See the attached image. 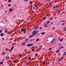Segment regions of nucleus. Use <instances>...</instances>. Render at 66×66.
Segmentation results:
<instances>
[{
	"label": "nucleus",
	"mask_w": 66,
	"mask_h": 66,
	"mask_svg": "<svg viewBox=\"0 0 66 66\" xmlns=\"http://www.w3.org/2000/svg\"><path fill=\"white\" fill-rule=\"evenodd\" d=\"M56 11H59V10H56Z\"/></svg>",
	"instance_id": "63"
},
{
	"label": "nucleus",
	"mask_w": 66,
	"mask_h": 66,
	"mask_svg": "<svg viewBox=\"0 0 66 66\" xmlns=\"http://www.w3.org/2000/svg\"><path fill=\"white\" fill-rule=\"evenodd\" d=\"M30 42H32V41H33L31 39L30 40Z\"/></svg>",
	"instance_id": "59"
},
{
	"label": "nucleus",
	"mask_w": 66,
	"mask_h": 66,
	"mask_svg": "<svg viewBox=\"0 0 66 66\" xmlns=\"http://www.w3.org/2000/svg\"><path fill=\"white\" fill-rule=\"evenodd\" d=\"M48 50H51V48H49Z\"/></svg>",
	"instance_id": "34"
},
{
	"label": "nucleus",
	"mask_w": 66,
	"mask_h": 66,
	"mask_svg": "<svg viewBox=\"0 0 66 66\" xmlns=\"http://www.w3.org/2000/svg\"><path fill=\"white\" fill-rule=\"evenodd\" d=\"M21 32H24L23 33H26V29H22L21 30Z\"/></svg>",
	"instance_id": "2"
},
{
	"label": "nucleus",
	"mask_w": 66,
	"mask_h": 66,
	"mask_svg": "<svg viewBox=\"0 0 66 66\" xmlns=\"http://www.w3.org/2000/svg\"><path fill=\"white\" fill-rule=\"evenodd\" d=\"M29 64V63H26V65H28Z\"/></svg>",
	"instance_id": "45"
},
{
	"label": "nucleus",
	"mask_w": 66,
	"mask_h": 66,
	"mask_svg": "<svg viewBox=\"0 0 66 66\" xmlns=\"http://www.w3.org/2000/svg\"><path fill=\"white\" fill-rule=\"evenodd\" d=\"M65 25V23H63L62 24V26H64Z\"/></svg>",
	"instance_id": "18"
},
{
	"label": "nucleus",
	"mask_w": 66,
	"mask_h": 66,
	"mask_svg": "<svg viewBox=\"0 0 66 66\" xmlns=\"http://www.w3.org/2000/svg\"><path fill=\"white\" fill-rule=\"evenodd\" d=\"M53 23V22H52V23H51V24H52Z\"/></svg>",
	"instance_id": "51"
},
{
	"label": "nucleus",
	"mask_w": 66,
	"mask_h": 66,
	"mask_svg": "<svg viewBox=\"0 0 66 66\" xmlns=\"http://www.w3.org/2000/svg\"><path fill=\"white\" fill-rule=\"evenodd\" d=\"M45 27H46V28L48 27V26H47V24H45Z\"/></svg>",
	"instance_id": "8"
},
{
	"label": "nucleus",
	"mask_w": 66,
	"mask_h": 66,
	"mask_svg": "<svg viewBox=\"0 0 66 66\" xmlns=\"http://www.w3.org/2000/svg\"><path fill=\"white\" fill-rule=\"evenodd\" d=\"M50 21L48 20V21L47 22V24H49V23H50Z\"/></svg>",
	"instance_id": "7"
},
{
	"label": "nucleus",
	"mask_w": 66,
	"mask_h": 66,
	"mask_svg": "<svg viewBox=\"0 0 66 66\" xmlns=\"http://www.w3.org/2000/svg\"><path fill=\"white\" fill-rule=\"evenodd\" d=\"M51 2H52V4L54 3V2H53V1H52Z\"/></svg>",
	"instance_id": "30"
},
{
	"label": "nucleus",
	"mask_w": 66,
	"mask_h": 66,
	"mask_svg": "<svg viewBox=\"0 0 66 66\" xmlns=\"http://www.w3.org/2000/svg\"><path fill=\"white\" fill-rule=\"evenodd\" d=\"M7 34L10 35L11 34V32H10V31H8L7 33Z\"/></svg>",
	"instance_id": "6"
},
{
	"label": "nucleus",
	"mask_w": 66,
	"mask_h": 66,
	"mask_svg": "<svg viewBox=\"0 0 66 66\" xmlns=\"http://www.w3.org/2000/svg\"><path fill=\"white\" fill-rule=\"evenodd\" d=\"M42 27H40V29H42Z\"/></svg>",
	"instance_id": "40"
},
{
	"label": "nucleus",
	"mask_w": 66,
	"mask_h": 66,
	"mask_svg": "<svg viewBox=\"0 0 66 66\" xmlns=\"http://www.w3.org/2000/svg\"><path fill=\"white\" fill-rule=\"evenodd\" d=\"M13 48H14V46H13L11 49V51H12V50L13 49Z\"/></svg>",
	"instance_id": "11"
},
{
	"label": "nucleus",
	"mask_w": 66,
	"mask_h": 66,
	"mask_svg": "<svg viewBox=\"0 0 66 66\" xmlns=\"http://www.w3.org/2000/svg\"><path fill=\"white\" fill-rule=\"evenodd\" d=\"M63 38H62L60 40V41L61 42H62V41H63Z\"/></svg>",
	"instance_id": "24"
},
{
	"label": "nucleus",
	"mask_w": 66,
	"mask_h": 66,
	"mask_svg": "<svg viewBox=\"0 0 66 66\" xmlns=\"http://www.w3.org/2000/svg\"><path fill=\"white\" fill-rule=\"evenodd\" d=\"M34 36V35H32L31 36H30L29 37V38H31V37H33Z\"/></svg>",
	"instance_id": "10"
},
{
	"label": "nucleus",
	"mask_w": 66,
	"mask_h": 66,
	"mask_svg": "<svg viewBox=\"0 0 66 66\" xmlns=\"http://www.w3.org/2000/svg\"><path fill=\"white\" fill-rule=\"evenodd\" d=\"M9 11H10V12H12V9H9Z\"/></svg>",
	"instance_id": "16"
},
{
	"label": "nucleus",
	"mask_w": 66,
	"mask_h": 66,
	"mask_svg": "<svg viewBox=\"0 0 66 66\" xmlns=\"http://www.w3.org/2000/svg\"><path fill=\"white\" fill-rule=\"evenodd\" d=\"M4 40V38H3L2 39V40Z\"/></svg>",
	"instance_id": "56"
},
{
	"label": "nucleus",
	"mask_w": 66,
	"mask_h": 66,
	"mask_svg": "<svg viewBox=\"0 0 66 66\" xmlns=\"http://www.w3.org/2000/svg\"><path fill=\"white\" fill-rule=\"evenodd\" d=\"M25 41H26V42L28 41V39H26L25 40Z\"/></svg>",
	"instance_id": "36"
},
{
	"label": "nucleus",
	"mask_w": 66,
	"mask_h": 66,
	"mask_svg": "<svg viewBox=\"0 0 66 66\" xmlns=\"http://www.w3.org/2000/svg\"><path fill=\"white\" fill-rule=\"evenodd\" d=\"M55 7H56V6H54L53 8V9H55Z\"/></svg>",
	"instance_id": "37"
},
{
	"label": "nucleus",
	"mask_w": 66,
	"mask_h": 66,
	"mask_svg": "<svg viewBox=\"0 0 66 66\" xmlns=\"http://www.w3.org/2000/svg\"><path fill=\"white\" fill-rule=\"evenodd\" d=\"M60 6V5H58L56 6V7H59V6Z\"/></svg>",
	"instance_id": "20"
},
{
	"label": "nucleus",
	"mask_w": 66,
	"mask_h": 66,
	"mask_svg": "<svg viewBox=\"0 0 66 66\" xmlns=\"http://www.w3.org/2000/svg\"><path fill=\"white\" fill-rule=\"evenodd\" d=\"M24 1H28V0H24Z\"/></svg>",
	"instance_id": "41"
},
{
	"label": "nucleus",
	"mask_w": 66,
	"mask_h": 66,
	"mask_svg": "<svg viewBox=\"0 0 66 66\" xmlns=\"http://www.w3.org/2000/svg\"><path fill=\"white\" fill-rule=\"evenodd\" d=\"M7 32V30H6L5 32V33H6Z\"/></svg>",
	"instance_id": "38"
},
{
	"label": "nucleus",
	"mask_w": 66,
	"mask_h": 66,
	"mask_svg": "<svg viewBox=\"0 0 66 66\" xmlns=\"http://www.w3.org/2000/svg\"><path fill=\"white\" fill-rule=\"evenodd\" d=\"M45 32H42L41 33V34L42 35H44V34H45Z\"/></svg>",
	"instance_id": "13"
},
{
	"label": "nucleus",
	"mask_w": 66,
	"mask_h": 66,
	"mask_svg": "<svg viewBox=\"0 0 66 66\" xmlns=\"http://www.w3.org/2000/svg\"><path fill=\"white\" fill-rule=\"evenodd\" d=\"M32 9H35V7H34L32 8Z\"/></svg>",
	"instance_id": "61"
},
{
	"label": "nucleus",
	"mask_w": 66,
	"mask_h": 66,
	"mask_svg": "<svg viewBox=\"0 0 66 66\" xmlns=\"http://www.w3.org/2000/svg\"><path fill=\"white\" fill-rule=\"evenodd\" d=\"M49 4H50V5H51V4H52L51 3H49Z\"/></svg>",
	"instance_id": "52"
},
{
	"label": "nucleus",
	"mask_w": 66,
	"mask_h": 66,
	"mask_svg": "<svg viewBox=\"0 0 66 66\" xmlns=\"http://www.w3.org/2000/svg\"><path fill=\"white\" fill-rule=\"evenodd\" d=\"M45 64V62H44L43 63V64Z\"/></svg>",
	"instance_id": "53"
},
{
	"label": "nucleus",
	"mask_w": 66,
	"mask_h": 66,
	"mask_svg": "<svg viewBox=\"0 0 66 66\" xmlns=\"http://www.w3.org/2000/svg\"><path fill=\"white\" fill-rule=\"evenodd\" d=\"M64 55H66V52L64 54Z\"/></svg>",
	"instance_id": "35"
},
{
	"label": "nucleus",
	"mask_w": 66,
	"mask_h": 66,
	"mask_svg": "<svg viewBox=\"0 0 66 66\" xmlns=\"http://www.w3.org/2000/svg\"><path fill=\"white\" fill-rule=\"evenodd\" d=\"M55 40V39H53V40L51 41V42H54Z\"/></svg>",
	"instance_id": "14"
},
{
	"label": "nucleus",
	"mask_w": 66,
	"mask_h": 66,
	"mask_svg": "<svg viewBox=\"0 0 66 66\" xmlns=\"http://www.w3.org/2000/svg\"><path fill=\"white\" fill-rule=\"evenodd\" d=\"M28 47H30L33 46V44H27V45Z\"/></svg>",
	"instance_id": "3"
},
{
	"label": "nucleus",
	"mask_w": 66,
	"mask_h": 66,
	"mask_svg": "<svg viewBox=\"0 0 66 66\" xmlns=\"http://www.w3.org/2000/svg\"><path fill=\"white\" fill-rule=\"evenodd\" d=\"M32 51H34V50H35L33 48H32Z\"/></svg>",
	"instance_id": "33"
},
{
	"label": "nucleus",
	"mask_w": 66,
	"mask_h": 66,
	"mask_svg": "<svg viewBox=\"0 0 66 66\" xmlns=\"http://www.w3.org/2000/svg\"><path fill=\"white\" fill-rule=\"evenodd\" d=\"M46 18L45 17L43 18V19H44V20H45L46 19Z\"/></svg>",
	"instance_id": "54"
},
{
	"label": "nucleus",
	"mask_w": 66,
	"mask_h": 66,
	"mask_svg": "<svg viewBox=\"0 0 66 66\" xmlns=\"http://www.w3.org/2000/svg\"><path fill=\"white\" fill-rule=\"evenodd\" d=\"M14 42H16V39H15L14 40Z\"/></svg>",
	"instance_id": "48"
},
{
	"label": "nucleus",
	"mask_w": 66,
	"mask_h": 66,
	"mask_svg": "<svg viewBox=\"0 0 66 66\" xmlns=\"http://www.w3.org/2000/svg\"><path fill=\"white\" fill-rule=\"evenodd\" d=\"M58 40H60V38H58Z\"/></svg>",
	"instance_id": "62"
},
{
	"label": "nucleus",
	"mask_w": 66,
	"mask_h": 66,
	"mask_svg": "<svg viewBox=\"0 0 66 66\" xmlns=\"http://www.w3.org/2000/svg\"><path fill=\"white\" fill-rule=\"evenodd\" d=\"M5 30H7V28H5Z\"/></svg>",
	"instance_id": "64"
},
{
	"label": "nucleus",
	"mask_w": 66,
	"mask_h": 66,
	"mask_svg": "<svg viewBox=\"0 0 66 66\" xmlns=\"http://www.w3.org/2000/svg\"><path fill=\"white\" fill-rule=\"evenodd\" d=\"M11 64H12V63H11L10 64H9V65L10 66H11Z\"/></svg>",
	"instance_id": "50"
},
{
	"label": "nucleus",
	"mask_w": 66,
	"mask_h": 66,
	"mask_svg": "<svg viewBox=\"0 0 66 66\" xmlns=\"http://www.w3.org/2000/svg\"><path fill=\"white\" fill-rule=\"evenodd\" d=\"M5 59H6V60H9V56H7L6 57Z\"/></svg>",
	"instance_id": "5"
},
{
	"label": "nucleus",
	"mask_w": 66,
	"mask_h": 66,
	"mask_svg": "<svg viewBox=\"0 0 66 66\" xmlns=\"http://www.w3.org/2000/svg\"><path fill=\"white\" fill-rule=\"evenodd\" d=\"M3 34L2 33L1 34V36H3Z\"/></svg>",
	"instance_id": "21"
},
{
	"label": "nucleus",
	"mask_w": 66,
	"mask_h": 66,
	"mask_svg": "<svg viewBox=\"0 0 66 66\" xmlns=\"http://www.w3.org/2000/svg\"><path fill=\"white\" fill-rule=\"evenodd\" d=\"M2 30H0V33H2Z\"/></svg>",
	"instance_id": "32"
},
{
	"label": "nucleus",
	"mask_w": 66,
	"mask_h": 66,
	"mask_svg": "<svg viewBox=\"0 0 66 66\" xmlns=\"http://www.w3.org/2000/svg\"><path fill=\"white\" fill-rule=\"evenodd\" d=\"M29 3L30 4H32V3H33V2H32V1H31Z\"/></svg>",
	"instance_id": "15"
},
{
	"label": "nucleus",
	"mask_w": 66,
	"mask_h": 66,
	"mask_svg": "<svg viewBox=\"0 0 66 66\" xmlns=\"http://www.w3.org/2000/svg\"><path fill=\"white\" fill-rule=\"evenodd\" d=\"M3 62H1L0 64H1V65H2V64H3Z\"/></svg>",
	"instance_id": "29"
},
{
	"label": "nucleus",
	"mask_w": 66,
	"mask_h": 66,
	"mask_svg": "<svg viewBox=\"0 0 66 66\" xmlns=\"http://www.w3.org/2000/svg\"><path fill=\"white\" fill-rule=\"evenodd\" d=\"M53 37V35H51L49 37Z\"/></svg>",
	"instance_id": "17"
},
{
	"label": "nucleus",
	"mask_w": 66,
	"mask_h": 66,
	"mask_svg": "<svg viewBox=\"0 0 66 66\" xmlns=\"http://www.w3.org/2000/svg\"><path fill=\"white\" fill-rule=\"evenodd\" d=\"M5 54V52H3L2 53V54H3V55H4V54Z\"/></svg>",
	"instance_id": "22"
},
{
	"label": "nucleus",
	"mask_w": 66,
	"mask_h": 66,
	"mask_svg": "<svg viewBox=\"0 0 66 66\" xmlns=\"http://www.w3.org/2000/svg\"><path fill=\"white\" fill-rule=\"evenodd\" d=\"M22 44L23 46H24L25 45V43H22Z\"/></svg>",
	"instance_id": "12"
},
{
	"label": "nucleus",
	"mask_w": 66,
	"mask_h": 66,
	"mask_svg": "<svg viewBox=\"0 0 66 66\" xmlns=\"http://www.w3.org/2000/svg\"><path fill=\"white\" fill-rule=\"evenodd\" d=\"M3 5H1V7H3Z\"/></svg>",
	"instance_id": "47"
},
{
	"label": "nucleus",
	"mask_w": 66,
	"mask_h": 66,
	"mask_svg": "<svg viewBox=\"0 0 66 66\" xmlns=\"http://www.w3.org/2000/svg\"><path fill=\"white\" fill-rule=\"evenodd\" d=\"M55 28L54 27H53V28H52V29H54V28Z\"/></svg>",
	"instance_id": "43"
},
{
	"label": "nucleus",
	"mask_w": 66,
	"mask_h": 66,
	"mask_svg": "<svg viewBox=\"0 0 66 66\" xmlns=\"http://www.w3.org/2000/svg\"><path fill=\"white\" fill-rule=\"evenodd\" d=\"M50 43L52 44V43H53V42H51Z\"/></svg>",
	"instance_id": "42"
},
{
	"label": "nucleus",
	"mask_w": 66,
	"mask_h": 66,
	"mask_svg": "<svg viewBox=\"0 0 66 66\" xmlns=\"http://www.w3.org/2000/svg\"><path fill=\"white\" fill-rule=\"evenodd\" d=\"M38 31H36V30H35L32 33V35H36V34H37V33H38Z\"/></svg>",
	"instance_id": "1"
},
{
	"label": "nucleus",
	"mask_w": 66,
	"mask_h": 66,
	"mask_svg": "<svg viewBox=\"0 0 66 66\" xmlns=\"http://www.w3.org/2000/svg\"><path fill=\"white\" fill-rule=\"evenodd\" d=\"M8 2H9V3H10V2H11V0H9L8 1Z\"/></svg>",
	"instance_id": "27"
},
{
	"label": "nucleus",
	"mask_w": 66,
	"mask_h": 66,
	"mask_svg": "<svg viewBox=\"0 0 66 66\" xmlns=\"http://www.w3.org/2000/svg\"><path fill=\"white\" fill-rule=\"evenodd\" d=\"M31 59V57H29L28 58V60H30Z\"/></svg>",
	"instance_id": "31"
},
{
	"label": "nucleus",
	"mask_w": 66,
	"mask_h": 66,
	"mask_svg": "<svg viewBox=\"0 0 66 66\" xmlns=\"http://www.w3.org/2000/svg\"><path fill=\"white\" fill-rule=\"evenodd\" d=\"M64 20H63L61 21V22H64Z\"/></svg>",
	"instance_id": "57"
},
{
	"label": "nucleus",
	"mask_w": 66,
	"mask_h": 66,
	"mask_svg": "<svg viewBox=\"0 0 66 66\" xmlns=\"http://www.w3.org/2000/svg\"><path fill=\"white\" fill-rule=\"evenodd\" d=\"M13 59V57H11V59Z\"/></svg>",
	"instance_id": "60"
},
{
	"label": "nucleus",
	"mask_w": 66,
	"mask_h": 66,
	"mask_svg": "<svg viewBox=\"0 0 66 66\" xmlns=\"http://www.w3.org/2000/svg\"><path fill=\"white\" fill-rule=\"evenodd\" d=\"M8 50H9V48H6L5 49V51H8Z\"/></svg>",
	"instance_id": "9"
},
{
	"label": "nucleus",
	"mask_w": 66,
	"mask_h": 66,
	"mask_svg": "<svg viewBox=\"0 0 66 66\" xmlns=\"http://www.w3.org/2000/svg\"><path fill=\"white\" fill-rule=\"evenodd\" d=\"M39 38H38L36 39V41L38 42V41H39Z\"/></svg>",
	"instance_id": "28"
},
{
	"label": "nucleus",
	"mask_w": 66,
	"mask_h": 66,
	"mask_svg": "<svg viewBox=\"0 0 66 66\" xmlns=\"http://www.w3.org/2000/svg\"><path fill=\"white\" fill-rule=\"evenodd\" d=\"M36 56H38V54H36V55H35Z\"/></svg>",
	"instance_id": "46"
},
{
	"label": "nucleus",
	"mask_w": 66,
	"mask_h": 66,
	"mask_svg": "<svg viewBox=\"0 0 66 66\" xmlns=\"http://www.w3.org/2000/svg\"><path fill=\"white\" fill-rule=\"evenodd\" d=\"M56 53H59V50H57L56 51Z\"/></svg>",
	"instance_id": "23"
},
{
	"label": "nucleus",
	"mask_w": 66,
	"mask_h": 66,
	"mask_svg": "<svg viewBox=\"0 0 66 66\" xmlns=\"http://www.w3.org/2000/svg\"><path fill=\"white\" fill-rule=\"evenodd\" d=\"M64 57H62V58H61L60 59V60H59V62H60L61 61H62V60H63V59H64Z\"/></svg>",
	"instance_id": "4"
},
{
	"label": "nucleus",
	"mask_w": 66,
	"mask_h": 66,
	"mask_svg": "<svg viewBox=\"0 0 66 66\" xmlns=\"http://www.w3.org/2000/svg\"><path fill=\"white\" fill-rule=\"evenodd\" d=\"M48 15H49V14H47V15H46V16H48Z\"/></svg>",
	"instance_id": "58"
},
{
	"label": "nucleus",
	"mask_w": 66,
	"mask_h": 66,
	"mask_svg": "<svg viewBox=\"0 0 66 66\" xmlns=\"http://www.w3.org/2000/svg\"><path fill=\"white\" fill-rule=\"evenodd\" d=\"M37 5H35V6L36 7H37Z\"/></svg>",
	"instance_id": "49"
},
{
	"label": "nucleus",
	"mask_w": 66,
	"mask_h": 66,
	"mask_svg": "<svg viewBox=\"0 0 66 66\" xmlns=\"http://www.w3.org/2000/svg\"><path fill=\"white\" fill-rule=\"evenodd\" d=\"M19 56L20 57H21V56H22V55L21 54H20Z\"/></svg>",
	"instance_id": "25"
},
{
	"label": "nucleus",
	"mask_w": 66,
	"mask_h": 66,
	"mask_svg": "<svg viewBox=\"0 0 66 66\" xmlns=\"http://www.w3.org/2000/svg\"><path fill=\"white\" fill-rule=\"evenodd\" d=\"M60 44L59 43V44H58V46H60Z\"/></svg>",
	"instance_id": "55"
},
{
	"label": "nucleus",
	"mask_w": 66,
	"mask_h": 66,
	"mask_svg": "<svg viewBox=\"0 0 66 66\" xmlns=\"http://www.w3.org/2000/svg\"><path fill=\"white\" fill-rule=\"evenodd\" d=\"M38 27H38V26L36 27L35 28H34V29H37V28H38Z\"/></svg>",
	"instance_id": "19"
},
{
	"label": "nucleus",
	"mask_w": 66,
	"mask_h": 66,
	"mask_svg": "<svg viewBox=\"0 0 66 66\" xmlns=\"http://www.w3.org/2000/svg\"><path fill=\"white\" fill-rule=\"evenodd\" d=\"M52 18H51L49 19V20L50 19V20H51L52 19Z\"/></svg>",
	"instance_id": "26"
},
{
	"label": "nucleus",
	"mask_w": 66,
	"mask_h": 66,
	"mask_svg": "<svg viewBox=\"0 0 66 66\" xmlns=\"http://www.w3.org/2000/svg\"><path fill=\"white\" fill-rule=\"evenodd\" d=\"M35 48V46H33L31 48L32 49L33 48Z\"/></svg>",
	"instance_id": "44"
},
{
	"label": "nucleus",
	"mask_w": 66,
	"mask_h": 66,
	"mask_svg": "<svg viewBox=\"0 0 66 66\" xmlns=\"http://www.w3.org/2000/svg\"><path fill=\"white\" fill-rule=\"evenodd\" d=\"M8 6H11V4H9L8 5Z\"/></svg>",
	"instance_id": "39"
}]
</instances>
